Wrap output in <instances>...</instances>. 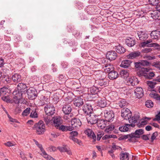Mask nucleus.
Here are the masks:
<instances>
[{
    "mask_svg": "<svg viewBox=\"0 0 160 160\" xmlns=\"http://www.w3.org/2000/svg\"><path fill=\"white\" fill-rule=\"evenodd\" d=\"M33 129L36 131L38 134H43L46 131L45 125L43 121L40 120L38 123L35 124L33 127Z\"/></svg>",
    "mask_w": 160,
    "mask_h": 160,
    "instance_id": "obj_1",
    "label": "nucleus"
},
{
    "mask_svg": "<svg viewBox=\"0 0 160 160\" xmlns=\"http://www.w3.org/2000/svg\"><path fill=\"white\" fill-rule=\"evenodd\" d=\"M23 94L17 90H15L13 92V100L15 103L18 104L20 102V100L23 98Z\"/></svg>",
    "mask_w": 160,
    "mask_h": 160,
    "instance_id": "obj_2",
    "label": "nucleus"
},
{
    "mask_svg": "<svg viewBox=\"0 0 160 160\" xmlns=\"http://www.w3.org/2000/svg\"><path fill=\"white\" fill-rule=\"evenodd\" d=\"M44 109L45 113L48 116L53 115L55 113V108L53 105L46 104Z\"/></svg>",
    "mask_w": 160,
    "mask_h": 160,
    "instance_id": "obj_3",
    "label": "nucleus"
},
{
    "mask_svg": "<svg viewBox=\"0 0 160 160\" xmlns=\"http://www.w3.org/2000/svg\"><path fill=\"white\" fill-rule=\"evenodd\" d=\"M104 117L105 121L111 122L114 119V115L112 111L105 110L104 111Z\"/></svg>",
    "mask_w": 160,
    "mask_h": 160,
    "instance_id": "obj_4",
    "label": "nucleus"
},
{
    "mask_svg": "<svg viewBox=\"0 0 160 160\" xmlns=\"http://www.w3.org/2000/svg\"><path fill=\"white\" fill-rule=\"evenodd\" d=\"M86 118L88 123L93 124L97 123L98 120L97 116L93 113H91L87 116Z\"/></svg>",
    "mask_w": 160,
    "mask_h": 160,
    "instance_id": "obj_5",
    "label": "nucleus"
},
{
    "mask_svg": "<svg viewBox=\"0 0 160 160\" xmlns=\"http://www.w3.org/2000/svg\"><path fill=\"white\" fill-rule=\"evenodd\" d=\"M28 98L30 99L33 100L37 97V92L35 88H30L27 91Z\"/></svg>",
    "mask_w": 160,
    "mask_h": 160,
    "instance_id": "obj_6",
    "label": "nucleus"
},
{
    "mask_svg": "<svg viewBox=\"0 0 160 160\" xmlns=\"http://www.w3.org/2000/svg\"><path fill=\"white\" fill-rule=\"evenodd\" d=\"M121 116L125 119L127 120L131 116L130 110L127 108H124L121 110Z\"/></svg>",
    "mask_w": 160,
    "mask_h": 160,
    "instance_id": "obj_7",
    "label": "nucleus"
},
{
    "mask_svg": "<svg viewBox=\"0 0 160 160\" xmlns=\"http://www.w3.org/2000/svg\"><path fill=\"white\" fill-rule=\"evenodd\" d=\"M126 81L127 85L133 86L137 85L139 83L138 79L134 77L127 79Z\"/></svg>",
    "mask_w": 160,
    "mask_h": 160,
    "instance_id": "obj_8",
    "label": "nucleus"
},
{
    "mask_svg": "<svg viewBox=\"0 0 160 160\" xmlns=\"http://www.w3.org/2000/svg\"><path fill=\"white\" fill-rule=\"evenodd\" d=\"M82 110L84 114L87 116L91 113L92 111V106L88 104H85L83 105Z\"/></svg>",
    "mask_w": 160,
    "mask_h": 160,
    "instance_id": "obj_9",
    "label": "nucleus"
},
{
    "mask_svg": "<svg viewBox=\"0 0 160 160\" xmlns=\"http://www.w3.org/2000/svg\"><path fill=\"white\" fill-rule=\"evenodd\" d=\"M150 70L149 68H145L142 67L141 68H139V70L137 71V74L138 76L139 77L142 76H146V74H147V72H148Z\"/></svg>",
    "mask_w": 160,
    "mask_h": 160,
    "instance_id": "obj_10",
    "label": "nucleus"
},
{
    "mask_svg": "<svg viewBox=\"0 0 160 160\" xmlns=\"http://www.w3.org/2000/svg\"><path fill=\"white\" fill-rule=\"evenodd\" d=\"M139 116L138 114H135L132 117H130L128 119L129 120L130 124H127V125H129L132 127H134L135 126L134 124L137 122Z\"/></svg>",
    "mask_w": 160,
    "mask_h": 160,
    "instance_id": "obj_11",
    "label": "nucleus"
},
{
    "mask_svg": "<svg viewBox=\"0 0 160 160\" xmlns=\"http://www.w3.org/2000/svg\"><path fill=\"white\" fill-rule=\"evenodd\" d=\"M97 104L98 106L101 108H104L105 107L107 104L105 98H98L97 101Z\"/></svg>",
    "mask_w": 160,
    "mask_h": 160,
    "instance_id": "obj_12",
    "label": "nucleus"
},
{
    "mask_svg": "<svg viewBox=\"0 0 160 160\" xmlns=\"http://www.w3.org/2000/svg\"><path fill=\"white\" fill-rule=\"evenodd\" d=\"M106 57L110 60H113L116 58L117 54L114 51H109L106 54Z\"/></svg>",
    "mask_w": 160,
    "mask_h": 160,
    "instance_id": "obj_13",
    "label": "nucleus"
},
{
    "mask_svg": "<svg viewBox=\"0 0 160 160\" xmlns=\"http://www.w3.org/2000/svg\"><path fill=\"white\" fill-rule=\"evenodd\" d=\"M145 42L147 45V47H153L157 48V49L160 51V46L158 44L155 42L150 43L152 42V39H149L146 41L145 40Z\"/></svg>",
    "mask_w": 160,
    "mask_h": 160,
    "instance_id": "obj_14",
    "label": "nucleus"
},
{
    "mask_svg": "<svg viewBox=\"0 0 160 160\" xmlns=\"http://www.w3.org/2000/svg\"><path fill=\"white\" fill-rule=\"evenodd\" d=\"M71 125L75 129L76 128L80 127L82 125V123L80 120L77 118L72 119L71 121Z\"/></svg>",
    "mask_w": 160,
    "mask_h": 160,
    "instance_id": "obj_15",
    "label": "nucleus"
},
{
    "mask_svg": "<svg viewBox=\"0 0 160 160\" xmlns=\"http://www.w3.org/2000/svg\"><path fill=\"white\" fill-rule=\"evenodd\" d=\"M149 14L153 19L158 20L160 19V12L158 10L152 11L150 12Z\"/></svg>",
    "mask_w": 160,
    "mask_h": 160,
    "instance_id": "obj_16",
    "label": "nucleus"
},
{
    "mask_svg": "<svg viewBox=\"0 0 160 160\" xmlns=\"http://www.w3.org/2000/svg\"><path fill=\"white\" fill-rule=\"evenodd\" d=\"M134 92L137 98H141L144 95L143 90L141 87H137L134 90Z\"/></svg>",
    "mask_w": 160,
    "mask_h": 160,
    "instance_id": "obj_17",
    "label": "nucleus"
},
{
    "mask_svg": "<svg viewBox=\"0 0 160 160\" xmlns=\"http://www.w3.org/2000/svg\"><path fill=\"white\" fill-rule=\"evenodd\" d=\"M139 40L144 41L146 40L148 38V35L144 31H138L137 33Z\"/></svg>",
    "mask_w": 160,
    "mask_h": 160,
    "instance_id": "obj_18",
    "label": "nucleus"
},
{
    "mask_svg": "<svg viewBox=\"0 0 160 160\" xmlns=\"http://www.w3.org/2000/svg\"><path fill=\"white\" fill-rule=\"evenodd\" d=\"M152 39L158 40L160 38V31L158 30H155L152 31L150 34Z\"/></svg>",
    "mask_w": 160,
    "mask_h": 160,
    "instance_id": "obj_19",
    "label": "nucleus"
},
{
    "mask_svg": "<svg viewBox=\"0 0 160 160\" xmlns=\"http://www.w3.org/2000/svg\"><path fill=\"white\" fill-rule=\"evenodd\" d=\"M39 148L41 151L42 152V156L47 160H53L54 159L50 156L48 155L45 152L42 148V145L41 144H39L37 146Z\"/></svg>",
    "mask_w": 160,
    "mask_h": 160,
    "instance_id": "obj_20",
    "label": "nucleus"
},
{
    "mask_svg": "<svg viewBox=\"0 0 160 160\" xmlns=\"http://www.w3.org/2000/svg\"><path fill=\"white\" fill-rule=\"evenodd\" d=\"M17 90L23 93L26 92L27 90V86L26 85L22 83H19L18 84L17 86Z\"/></svg>",
    "mask_w": 160,
    "mask_h": 160,
    "instance_id": "obj_21",
    "label": "nucleus"
},
{
    "mask_svg": "<svg viewBox=\"0 0 160 160\" xmlns=\"http://www.w3.org/2000/svg\"><path fill=\"white\" fill-rule=\"evenodd\" d=\"M61 118L59 116H55L52 118V124L55 126L56 128L58 127V125L61 123Z\"/></svg>",
    "mask_w": 160,
    "mask_h": 160,
    "instance_id": "obj_22",
    "label": "nucleus"
},
{
    "mask_svg": "<svg viewBox=\"0 0 160 160\" xmlns=\"http://www.w3.org/2000/svg\"><path fill=\"white\" fill-rule=\"evenodd\" d=\"M73 103L76 106L79 107L83 104V100L80 97H77L74 100Z\"/></svg>",
    "mask_w": 160,
    "mask_h": 160,
    "instance_id": "obj_23",
    "label": "nucleus"
},
{
    "mask_svg": "<svg viewBox=\"0 0 160 160\" xmlns=\"http://www.w3.org/2000/svg\"><path fill=\"white\" fill-rule=\"evenodd\" d=\"M62 111L64 114H69L72 111V108L69 104H65L62 108Z\"/></svg>",
    "mask_w": 160,
    "mask_h": 160,
    "instance_id": "obj_24",
    "label": "nucleus"
},
{
    "mask_svg": "<svg viewBox=\"0 0 160 160\" xmlns=\"http://www.w3.org/2000/svg\"><path fill=\"white\" fill-rule=\"evenodd\" d=\"M84 132L88 137L92 138L94 141L96 140V138L93 132L90 129H87L84 131Z\"/></svg>",
    "mask_w": 160,
    "mask_h": 160,
    "instance_id": "obj_25",
    "label": "nucleus"
},
{
    "mask_svg": "<svg viewBox=\"0 0 160 160\" xmlns=\"http://www.w3.org/2000/svg\"><path fill=\"white\" fill-rule=\"evenodd\" d=\"M118 72L113 70H112L108 74V77L111 80L115 79L118 78Z\"/></svg>",
    "mask_w": 160,
    "mask_h": 160,
    "instance_id": "obj_26",
    "label": "nucleus"
},
{
    "mask_svg": "<svg viewBox=\"0 0 160 160\" xmlns=\"http://www.w3.org/2000/svg\"><path fill=\"white\" fill-rule=\"evenodd\" d=\"M12 80L13 82L17 83L21 81V77L18 73H14L12 76Z\"/></svg>",
    "mask_w": 160,
    "mask_h": 160,
    "instance_id": "obj_27",
    "label": "nucleus"
},
{
    "mask_svg": "<svg viewBox=\"0 0 160 160\" xmlns=\"http://www.w3.org/2000/svg\"><path fill=\"white\" fill-rule=\"evenodd\" d=\"M140 54L141 53L139 52H134L130 53L129 55L127 56V57L129 59H132L139 56Z\"/></svg>",
    "mask_w": 160,
    "mask_h": 160,
    "instance_id": "obj_28",
    "label": "nucleus"
},
{
    "mask_svg": "<svg viewBox=\"0 0 160 160\" xmlns=\"http://www.w3.org/2000/svg\"><path fill=\"white\" fill-rule=\"evenodd\" d=\"M144 132L142 129H139L136 130L134 133H132L133 138H140V135L142 134Z\"/></svg>",
    "mask_w": 160,
    "mask_h": 160,
    "instance_id": "obj_29",
    "label": "nucleus"
},
{
    "mask_svg": "<svg viewBox=\"0 0 160 160\" xmlns=\"http://www.w3.org/2000/svg\"><path fill=\"white\" fill-rule=\"evenodd\" d=\"M58 149L61 152H66L69 155L72 154V152L69 148L67 149L65 146L58 147Z\"/></svg>",
    "mask_w": 160,
    "mask_h": 160,
    "instance_id": "obj_30",
    "label": "nucleus"
},
{
    "mask_svg": "<svg viewBox=\"0 0 160 160\" xmlns=\"http://www.w3.org/2000/svg\"><path fill=\"white\" fill-rule=\"evenodd\" d=\"M132 62L130 60H123L122 61L120 66L124 68H127L130 66Z\"/></svg>",
    "mask_w": 160,
    "mask_h": 160,
    "instance_id": "obj_31",
    "label": "nucleus"
},
{
    "mask_svg": "<svg viewBox=\"0 0 160 160\" xmlns=\"http://www.w3.org/2000/svg\"><path fill=\"white\" fill-rule=\"evenodd\" d=\"M104 67L103 68L104 71L106 72H109L113 70V65L111 64H107L103 65Z\"/></svg>",
    "mask_w": 160,
    "mask_h": 160,
    "instance_id": "obj_32",
    "label": "nucleus"
},
{
    "mask_svg": "<svg viewBox=\"0 0 160 160\" xmlns=\"http://www.w3.org/2000/svg\"><path fill=\"white\" fill-rule=\"evenodd\" d=\"M135 41L133 38H128L126 40V43L128 46L132 47L135 44Z\"/></svg>",
    "mask_w": 160,
    "mask_h": 160,
    "instance_id": "obj_33",
    "label": "nucleus"
},
{
    "mask_svg": "<svg viewBox=\"0 0 160 160\" xmlns=\"http://www.w3.org/2000/svg\"><path fill=\"white\" fill-rule=\"evenodd\" d=\"M105 120H104L102 119L98 120L96 123L98 127L101 129L104 128L106 126L105 124Z\"/></svg>",
    "mask_w": 160,
    "mask_h": 160,
    "instance_id": "obj_34",
    "label": "nucleus"
},
{
    "mask_svg": "<svg viewBox=\"0 0 160 160\" xmlns=\"http://www.w3.org/2000/svg\"><path fill=\"white\" fill-rule=\"evenodd\" d=\"M129 154L127 152L122 153L120 155V158L121 160H128Z\"/></svg>",
    "mask_w": 160,
    "mask_h": 160,
    "instance_id": "obj_35",
    "label": "nucleus"
},
{
    "mask_svg": "<svg viewBox=\"0 0 160 160\" xmlns=\"http://www.w3.org/2000/svg\"><path fill=\"white\" fill-rule=\"evenodd\" d=\"M115 49L117 52L120 54L123 53L125 51V48L119 45L116 47Z\"/></svg>",
    "mask_w": 160,
    "mask_h": 160,
    "instance_id": "obj_36",
    "label": "nucleus"
},
{
    "mask_svg": "<svg viewBox=\"0 0 160 160\" xmlns=\"http://www.w3.org/2000/svg\"><path fill=\"white\" fill-rule=\"evenodd\" d=\"M44 80L46 82H48L52 81V78L51 76L49 74H46L43 77Z\"/></svg>",
    "mask_w": 160,
    "mask_h": 160,
    "instance_id": "obj_37",
    "label": "nucleus"
},
{
    "mask_svg": "<svg viewBox=\"0 0 160 160\" xmlns=\"http://www.w3.org/2000/svg\"><path fill=\"white\" fill-rule=\"evenodd\" d=\"M104 81V79H102L96 81V83L100 86L104 87L107 85V82Z\"/></svg>",
    "mask_w": 160,
    "mask_h": 160,
    "instance_id": "obj_38",
    "label": "nucleus"
},
{
    "mask_svg": "<svg viewBox=\"0 0 160 160\" xmlns=\"http://www.w3.org/2000/svg\"><path fill=\"white\" fill-rule=\"evenodd\" d=\"M121 77L123 78H125L128 77L129 76V73L127 70H122L120 73Z\"/></svg>",
    "mask_w": 160,
    "mask_h": 160,
    "instance_id": "obj_39",
    "label": "nucleus"
},
{
    "mask_svg": "<svg viewBox=\"0 0 160 160\" xmlns=\"http://www.w3.org/2000/svg\"><path fill=\"white\" fill-rule=\"evenodd\" d=\"M44 120L47 124H52V118L50 116H45Z\"/></svg>",
    "mask_w": 160,
    "mask_h": 160,
    "instance_id": "obj_40",
    "label": "nucleus"
},
{
    "mask_svg": "<svg viewBox=\"0 0 160 160\" xmlns=\"http://www.w3.org/2000/svg\"><path fill=\"white\" fill-rule=\"evenodd\" d=\"M127 124H126L124 126L120 127L119 128V130L120 131L123 132H127L128 131L129 129L128 127L130 126L129 125H127Z\"/></svg>",
    "mask_w": 160,
    "mask_h": 160,
    "instance_id": "obj_41",
    "label": "nucleus"
},
{
    "mask_svg": "<svg viewBox=\"0 0 160 160\" xmlns=\"http://www.w3.org/2000/svg\"><path fill=\"white\" fill-rule=\"evenodd\" d=\"M75 137L73 136H69V138L70 139L72 140L74 143H76L80 145H81L82 144L81 141L76 138Z\"/></svg>",
    "mask_w": 160,
    "mask_h": 160,
    "instance_id": "obj_42",
    "label": "nucleus"
},
{
    "mask_svg": "<svg viewBox=\"0 0 160 160\" xmlns=\"http://www.w3.org/2000/svg\"><path fill=\"white\" fill-rule=\"evenodd\" d=\"M3 80L4 83L6 84L10 83L11 82V78L8 76L5 77L3 79Z\"/></svg>",
    "mask_w": 160,
    "mask_h": 160,
    "instance_id": "obj_43",
    "label": "nucleus"
},
{
    "mask_svg": "<svg viewBox=\"0 0 160 160\" xmlns=\"http://www.w3.org/2000/svg\"><path fill=\"white\" fill-rule=\"evenodd\" d=\"M90 92L92 94H97L98 92H99V90L96 87H92L91 88Z\"/></svg>",
    "mask_w": 160,
    "mask_h": 160,
    "instance_id": "obj_44",
    "label": "nucleus"
},
{
    "mask_svg": "<svg viewBox=\"0 0 160 160\" xmlns=\"http://www.w3.org/2000/svg\"><path fill=\"white\" fill-rule=\"evenodd\" d=\"M148 1L149 4L152 6L157 5L159 2V0H148Z\"/></svg>",
    "mask_w": 160,
    "mask_h": 160,
    "instance_id": "obj_45",
    "label": "nucleus"
},
{
    "mask_svg": "<svg viewBox=\"0 0 160 160\" xmlns=\"http://www.w3.org/2000/svg\"><path fill=\"white\" fill-rule=\"evenodd\" d=\"M114 127L113 125L111 124L110 125L107 127L105 129V132L108 133H109L110 132L112 131L114 129Z\"/></svg>",
    "mask_w": 160,
    "mask_h": 160,
    "instance_id": "obj_46",
    "label": "nucleus"
},
{
    "mask_svg": "<svg viewBox=\"0 0 160 160\" xmlns=\"http://www.w3.org/2000/svg\"><path fill=\"white\" fill-rule=\"evenodd\" d=\"M30 108H27L22 112V115L24 117L27 116L30 113Z\"/></svg>",
    "mask_w": 160,
    "mask_h": 160,
    "instance_id": "obj_47",
    "label": "nucleus"
},
{
    "mask_svg": "<svg viewBox=\"0 0 160 160\" xmlns=\"http://www.w3.org/2000/svg\"><path fill=\"white\" fill-rule=\"evenodd\" d=\"M146 106L148 108L152 107L153 105V102L150 100H148L145 103Z\"/></svg>",
    "mask_w": 160,
    "mask_h": 160,
    "instance_id": "obj_48",
    "label": "nucleus"
},
{
    "mask_svg": "<svg viewBox=\"0 0 160 160\" xmlns=\"http://www.w3.org/2000/svg\"><path fill=\"white\" fill-rule=\"evenodd\" d=\"M150 96L157 100H160V96L156 93H152L150 94Z\"/></svg>",
    "mask_w": 160,
    "mask_h": 160,
    "instance_id": "obj_49",
    "label": "nucleus"
},
{
    "mask_svg": "<svg viewBox=\"0 0 160 160\" xmlns=\"http://www.w3.org/2000/svg\"><path fill=\"white\" fill-rule=\"evenodd\" d=\"M72 99L70 97L68 96L65 98L64 99V101H65V103L69 104L72 101Z\"/></svg>",
    "mask_w": 160,
    "mask_h": 160,
    "instance_id": "obj_50",
    "label": "nucleus"
},
{
    "mask_svg": "<svg viewBox=\"0 0 160 160\" xmlns=\"http://www.w3.org/2000/svg\"><path fill=\"white\" fill-rule=\"evenodd\" d=\"M134 65L136 68V70L137 71L140 68H141L142 67V66L141 62H137L134 63Z\"/></svg>",
    "mask_w": 160,
    "mask_h": 160,
    "instance_id": "obj_51",
    "label": "nucleus"
},
{
    "mask_svg": "<svg viewBox=\"0 0 160 160\" xmlns=\"http://www.w3.org/2000/svg\"><path fill=\"white\" fill-rule=\"evenodd\" d=\"M129 138H130V139H129V140L130 141H132V139H133L132 133L131 134L125 135L123 136V139H126Z\"/></svg>",
    "mask_w": 160,
    "mask_h": 160,
    "instance_id": "obj_52",
    "label": "nucleus"
},
{
    "mask_svg": "<svg viewBox=\"0 0 160 160\" xmlns=\"http://www.w3.org/2000/svg\"><path fill=\"white\" fill-rule=\"evenodd\" d=\"M152 66L160 70V63L159 62H153L152 63Z\"/></svg>",
    "mask_w": 160,
    "mask_h": 160,
    "instance_id": "obj_53",
    "label": "nucleus"
},
{
    "mask_svg": "<svg viewBox=\"0 0 160 160\" xmlns=\"http://www.w3.org/2000/svg\"><path fill=\"white\" fill-rule=\"evenodd\" d=\"M126 105V102L124 99H122L119 102V105L121 108H123Z\"/></svg>",
    "mask_w": 160,
    "mask_h": 160,
    "instance_id": "obj_54",
    "label": "nucleus"
},
{
    "mask_svg": "<svg viewBox=\"0 0 160 160\" xmlns=\"http://www.w3.org/2000/svg\"><path fill=\"white\" fill-rule=\"evenodd\" d=\"M141 62L142 67L143 66H149L150 63L149 62L145 60H142Z\"/></svg>",
    "mask_w": 160,
    "mask_h": 160,
    "instance_id": "obj_55",
    "label": "nucleus"
},
{
    "mask_svg": "<svg viewBox=\"0 0 160 160\" xmlns=\"http://www.w3.org/2000/svg\"><path fill=\"white\" fill-rule=\"evenodd\" d=\"M147 83L148 86L152 89L154 88L155 85L154 82L150 81H148L147 82Z\"/></svg>",
    "mask_w": 160,
    "mask_h": 160,
    "instance_id": "obj_56",
    "label": "nucleus"
},
{
    "mask_svg": "<svg viewBox=\"0 0 160 160\" xmlns=\"http://www.w3.org/2000/svg\"><path fill=\"white\" fill-rule=\"evenodd\" d=\"M30 116L33 118H37L38 117V115L35 111H32L31 113Z\"/></svg>",
    "mask_w": 160,
    "mask_h": 160,
    "instance_id": "obj_57",
    "label": "nucleus"
},
{
    "mask_svg": "<svg viewBox=\"0 0 160 160\" xmlns=\"http://www.w3.org/2000/svg\"><path fill=\"white\" fill-rule=\"evenodd\" d=\"M158 134L157 132H154L152 135L151 137V142H152L153 141L155 140L157 137L158 136Z\"/></svg>",
    "mask_w": 160,
    "mask_h": 160,
    "instance_id": "obj_58",
    "label": "nucleus"
},
{
    "mask_svg": "<svg viewBox=\"0 0 160 160\" xmlns=\"http://www.w3.org/2000/svg\"><path fill=\"white\" fill-rule=\"evenodd\" d=\"M62 131H66V126L61 125L60 126L58 125V127L57 128Z\"/></svg>",
    "mask_w": 160,
    "mask_h": 160,
    "instance_id": "obj_59",
    "label": "nucleus"
},
{
    "mask_svg": "<svg viewBox=\"0 0 160 160\" xmlns=\"http://www.w3.org/2000/svg\"><path fill=\"white\" fill-rule=\"evenodd\" d=\"M31 79L33 82H39L40 81L39 78L36 76L32 77Z\"/></svg>",
    "mask_w": 160,
    "mask_h": 160,
    "instance_id": "obj_60",
    "label": "nucleus"
},
{
    "mask_svg": "<svg viewBox=\"0 0 160 160\" xmlns=\"http://www.w3.org/2000/svg\"><path fill=\"white\" fill-rule=\"evenodd\" d=\"M8 117L9 119V120L10 122H13L19 123V122L18 120H17L15 119H14V118H12L9 115H8Z\"/></svg>",
    "mask_w": 160,
    "mask_h": 160,
    "instance_id": "obj_61",
    "label": "nucleus"
},
{
    "mask_svg": "<svg viewBox=\"0 0 160 160\" xmlns=\"http://www.w3.org/2000/svg\"><path fill=\"white\" fill-rule=\"evenodd\" d=\"M152 51V49L151 48H145L142 49V52L144 53H148L151 52Z\"/></svg>",
    "mask_w": 160,
    "mask_h": 160,
    "instance_id": "obj_62",
    "label": "nucleus"
},
{
    "mask_svg": "<svg viewBox=\"0 0 160 160\" xmlns=\"http://www.w3.org/2000/svg\"><path fill=\"white\" fill-rule=\"evenodd\" d=\"M78 132L76 131H72L70 132V136L76 137L78 136Z\"/></svg>",
    "mask_w": 160,
    "mask_h": 160,
    "instance_id": "obj_63",
    "label": "nucleus"
},
{
    "mask_svg": "<svg viewBox=\"0 0 160 160\" xmlns=\"http://www.w3.org/2000/svg\"><path fill=\"white\" fill-rule=\"evenodd\" d=\"M147 77L149 79H152V77H153L155 74L154 73L152 72H150L148 75H147Z\"/></svg>",
    "mask_w": 160,
    "mask_h": 160,
    "instance_id": "obj_64",
    "label": "nucleus"
}]
</instances>
